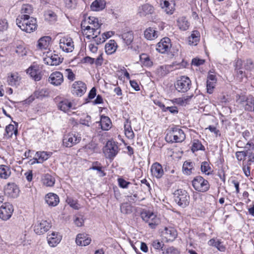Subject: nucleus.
Returning <instances> with one entry per match:
<instances>
[{
	"label": "nucleus",
	"instance_id": "nucleus-1",
	"mask_svg": "<svg viewBox=\"0 0 254 254\" xmlns=\"http://www.w3.org/2000/svg\"><path fill=\"white\" fill-rule=\"evenodd\" d=\"M101 25L98 19L94 16L85 17L81 23L83 35L88 39H94L97 45L104 42L111 36L110 32H107L102 34V38L98 37L100 33Z\"/></svg>",
	"mask_w": 254,
	"mask_h": 254
},
{
	"label": "nucleus",
	"instance_id": "nucleus-2",
	"mask_svg": "<svg viewBox=\"0 0 254 254\" xmlns=\"http://www.w3.org/2000/svg\"><path fill=\"white\" fill-rule=\"evenodd\" d=\"M16 23L22 31L27 33L33 32L37 28L36 19L30 17L28 14L18 15Z\"/></svg>",
	"mask_w": 254,
	"mask_h": 254
},
{
	"label": "nucleus",
	"instance_id": "nucleus-3",
	"mask_svg": "<svg viewBox=\"0 0 254 254\" xmlns=\"http://www.w3.org/2000/svg\"><path fill=\"white\" fill-rule=\"evenodd\" d=\"M185 138L184 131L178 127L171 128L165 136L166 141L170 143L182 142Z\"/></svg>",
	"mask_w": 254,
	"mask_h": 254
},
{
	"label": "nucleus",
	"instance_id": "nucleus-4",
	"mask_svg": "<svg viewBox=\"0 0 254 254\" xmlns=\"http://www.w3.org/2000/svg\"><path fill=\"white\" fill-rule=\"evenodd\" d=\"M175 201L180 206L185 208L189 204L190 195L188 192L184 190H176L174 193Z\"/></svg>",
	"mask_w": 254,
	"mask_h": 254
},
{
	"label": "nucleus",
	"instance_id": "nucleus-5",
	"mask_svg": "<svg viewBox=\"0 0 254 254\" xmlns=\"http://www.w3.org/2000/svg\"><path fill=\"white\" fill-rule=\"evenodd\" d=\"M80 135L76 132H69L64 135L63 144L66 147H71L78 143L81 140Z\"/></svg>",
	"mask_w": 254,
	"mask_h": 254
},
{
	"label": "nucleus",
	"instance_id": "nucleus-6",
	"mask_svg": "<svg viewBox=\"0 0 254 254\" xmlns=\"http://www.w3.org/2000/svg\"><path fill=\"white\" fill-rule=\"evenodd\" d=\"M192 185L195 190L202 192L207 191L210 186L208 182L200 176H196L193 179Z\"/></svg>",
	"mask_w": 254,
	"mask_h": 254
},
{
	"label": "nucleus",
	"instance_id": "nucleus-7",
	"mask_svg": "<svg viewBox=\"0 0 254 254\" xmlns=\"http://www.w3.org/2000/svg\"><path fill=\"white\" fill-rule=\"evenodd\" d=\"M191 85V82L190 79L187 76H181L177 80L175 84L176 89L179 92H187Z\"/></svg>",
	"mask_w": 254,
	"mask_h": 254
},
{
	"label": "nucleus",
	"instance_id": "nucleus-8",
	"mask_svg": "<svg viewBox=\"0 0 254 254\" xmlns=\"http://www.w3.org/2000/svg\"><path fill=\"white\" fill-rule=\"evenodd\" d=\"M60 49L64 52L70 53L74 50V43L72 39L68 37H64L59 42Z\"/></svg>",
	"mask_w": 254,
	"mask_h": 254
},
{
	"label": "nucleus",
	"instance_id": "nucleus-9",
	"mask_svg": "<svg viewBox=\"0 0 254 254\" xmlns=\"http://www.w3.org/2000/svg\"><path fill=\"white\" fill-rule=\"evenodd\" d=\"M51 227L50 222L45 220H38L34 225V231L38 235L47 232Z\"/></svg>",
	"mask_w": 254,
	"mask_h": 254
},
{
	"label": "nucleus",
	"instance_id": "nucleus-10",
	"mask_svg": "<svg viewBox=\"0 0 254 254\" xmlns=\"http://www.w3.org/2000/svg\"><path fill=\"white\" fill-rule=\"evenodd\" d=\"M45 64L49 65H57L61 64L63 60L58 55L53 54L51 52H48L43 58Z\"/></svg>",
	"mask_w": 254,
	"mask_h": 254
},
{
	"label": "nucleus",
	"instance_id": "nucleus-11",
	"mask_svg": "<svg viewBox=\"0 0 254 254\" xmlns=\"http://www.w3.org/2000/svg\"><path fill=\"white\" fill-rule=\"evenodd\" d=\"M86 84L81 81H75L71 85V92L76 96H82L86 91Z\"/></svg>",
	"mask_w": 254,
	"mask_h": 254
},
{
	"label": "nucleus",
	"instance_id": "nucleus-12",
	"mask_svg": "<svg viewBox=\"0 0 254 254\" xmlns=\"http://www.w3.org/2000/svg\"><path fill=\"white\" fill-rule=\"evenodd\" d=\"M13 212V206L9 203H4L0 207V218L7 220L10 218Z\"/></svg>",
	"mask_w": 254,
	"mask_h": 254
},
{
	"label": "nucleus",
	"instance_id": "nucleus-13",
	"mask_svg": "<svg viewBox=\"0 0 254 254\" xmlns=\"http://www.w3.org/2000/svg\"><path fill=\"white\" fill-rule=\"evenodd\" d=\"M171 47V40L168 37H164L157 43L156 49L159 53L165 54L170 50Z\"/></svg>",
	"mask_w": 254,
	"mask_h": 254
},
{
	"label": "nucleus",
	"instance_id": "nucleus-14",
	"mask_svg": "<svg viewBox=\"0 0 254 254\" xmlns=\"http://www.w3.org/2000/svg\"><path fill=\"white\" fill-rule=\"evenodd\" d=\"M50 83L55 86L60 85L64 81V76L60 71H55L49 77Z\"/></svg>",
	"mask_w": 254,
	"mask_h": 254
},
{
	"label": "nucleus",
	"instance_id": "nucleus-15",
	"mask_svg": "<svg viewBox=\"0 0 254 254\" xmlns=\"http://www.w3.org/2000/svg\"><path fill=\"white\" fill-rule=\"evenodd\" d=\"M47 238L49 245L51 247H55L60 243L62 237L58 233L52 232L48 235Z\"/></svg>",
	"mask_w": 254,
	"mask_h": 254
},
{
	"label": "nucleus",
	"instance_id": "nucleus-16",
	"mask_svg": "<svg viewBox=\"0 0 254 254\" xmlns=\"http://www.w3.org/2000/svg\"><path fill=\"white\" fill-rule=\"evenodd\" d=\"M52 155V153L47 152L46 151H38L37 152L34 158H33V161L31 163V164L35 163H42L44 161L47 160Z\"/></svg>",
	"mask_w": 254,
	"mask_h": 254
},
{
	"label": "nucleus",
	"instance_id": "nucleus-17",
	"mask_svg": "<svg viewBox=\"0 0 254 254\" xmlns=\"http://www.w3.org/2000/svg\"><path fill=\"white\" fill-rule=\"evenodd\" d=\"M91 242V239L86 234H78L76 237L75 242L80 246H86L89 245Z\"/></svg>",
	"mask_w": 254,
	"mask_h": 254
},
{
	"label": "nucleus",
	"instance_id": "nucleus-18",
	"mask_svg": "<svg viewBox=\"0 0 254 254\" xmlns=\"http://www.w3.org/2000/svg\"><path fill=\"white\" fill-rule=\"evenodd\" d=\"M5 192L12 197H17L19 194V190L15 184L9 183L5 188Z\"/></svg>",
	"mask_w": 254,
	"mask_h": 254
},
{
	"label": "nucleus",
	"instance_id": "nucleus-19",
	"mask_svg": "<svg viewBox=\"0 0 254 254\" xmlns=\"http://www.w3.org/2000/svg\"><path fill=\"white\" fill-rule=\"evenodd\" d=\"M27 73L35 81H39L42 77V74L38 66L33 65L27 69Z\"/></svg>",
	"mask_w": 254,
	"mask_h": 254
},
{
	"label": "nucleus",
	"instance_id": "nucleus-20",
	"mask_svg": "<svg viewBox=\"0 0 254 254\" xmlns=\"http://www.w3.org/2000/svg\"><path fill=\"white\" fill-rule=\"evenodd\" d=\"M45 201L50 206H56L59 202V197L57 194L53 192L47 193L45 197Z\"/></svg>",
	"mask_w": 254,
	"mask_h": 254
},
{
	"label": "nucleus",
	"instance_id": "nucleus-21",
	"mask_svg": "<svg viewBox=\"0 0 254 254\" xmlns=\"http://www.w3.org/2000/svg\"><path fill=\"white\" fill-rule=\"evenodd\" d=\"M162 235L167 242H169L173 241L176 238L177 233L173 228H165Z\"/></svg>",
	"mask_w": 254,
	"mask_h": 254
},
{
	"label": "nucleus",
	"instance_id": "nucleus-22",
	"mask_svg": "<svg viewBox=\"0 0 254 254\" xmlns=\"http://www.w3.org/2000/svg\"><path fill=\"white\" fill-rule=\"evenodd\" d=\"M151 172L152 175L157 179L162 178L164 175L162 165L157 162L153 163L151 166Z\"/></svg>",
	"mask_w": 254,
	"mask_h": 254
},
{
	"label": "nucleus",
	"instance_id": "nucleus-23",
	"mask_svg": "<svg viewBox=\"0 0 254 254\" xmlns=\"http://www.w3.org/2000/svg\"><path fill=\"white\" fill-rule=\"evenodd\" d=\"M58 108L61 111L66 113L70 109H75V105L68 100L65 99L58 104Z\"/></svg>",
	"mask_w": 254,
	"mask_h": 254
},
{
	"label": "nucleus",
	"instance_id": "nucleus-24",
	"mask_svg": "<svg viewBox=\"0 0 254 254\" xmlns=\"http://www.w3.org/2000/svg\"><path fill=\"white\" fill-rule=\"evenodd\" d=\"M153 11V7L149 4L146 3L138 8V13L140 16H144L152 13Z\"/></svg>",
	"mask_w": 254,
	"mask_h": 254
},
{
	"label": "nucleus",
	"instance_id": "nucleus-25",
	"mask_svg": "<svg viewBox=\"0 0 254 254\" xmlns=\"http://www.w3.org/2000/svg\"><path fill=\"white\" fill-rule=\"evenodd\" d=\"M216 82V79L215 75L209 73L207 77L206 84L207 90L208 93L211 94L213 92Z\"/></svg>",
	"mask_w": 254,
	"mask_h": 254
},
{
	"label": "nucleus",
	"instance_id": "nucleus-26",
	"mask_svg": "<svg viewBox=\"0 0 254 254\" xmlns=\"http://www.w3.org/2000/svg\"><path fill=\"white\" fill-rule=\"evenodd\" d=\"M51 38L49 36H44L40 38L38 41V47L40 50H46L49 48Z\"/></svg>",
	"mask_w": 254,
	"mask_h": 254
},
{
	"label": "nucleus",
	"instance_id": "nucleus-27",
	"mask_svg": "<svg viewBox=\"0 0 254 254\" xmlns=\"http://www.w3.org/2000/svg\"><path fill=\"white\" fill-rule=\"evenodd\" d=\"M158 33L159 32L153 28L149 27L145 30L144 35L147 40H152L158 37Z\"/></svg>",
	"mask_w": 254,
	"mask_h": 254
},
{
	"label": "nucleus",
	"instance_id": "nucleus-28",
	"mask_svg": "<svg viewBox=\"0 0 254 254\" xmlns=\"http://www.w3.org/2000/svg\"><path fill=\"white\" fill-rule=\"evenodd\" d=\"M105 2L103 0H95L91 4L92 10L98 11L103 9L105 7Z\"/></svg>",
	"mask_w": 254,
	"mask_h": 254
},
{
	"label": "nucleus",
	"instance_id": "nucleus-29",
	"mask_svg": "<svg viewBox=\"0 0 254 254\" xmlns=\"http://www.w3.org/2000/svg\"><path fill=\"white\" fill-rule=\"evenodd\" d=\"M11 173V170L8 166L0 165V178L1 179H7L10 177Z\"/></svg>",
	"mask_w": 254,
	"mask_h": 254
},
{
	"label": "nucleus",
	"instance_id": "nucleus-30",
	"mask_svg": "<svg viewBox=\"0 0 254 254\" xmlns=\"http://www.w3.org/2000/svg\"><path fill=\"white\" fill-rule=\"evenodd\" d=\"M5 131V132L4 134V135L6 138L11 137L13 134H14L16 136L17 133V128L15 127L14 125L11 124H10L6 127Z\"/></svg>",
	"mask_w": 254,
	"mask_h": 254
},
{
	"label": "nucleus",
	"instance_id": "nucleus-31",
	"mask_svg": "<svg viewBox=\"0 0 254 254\" xmlns=\"http://www.w3.org/2000/svg\"><path fill=\"white\" fill-rule=\"evenodd\" d=\"M20 80V77L16 72L12 73L8 76L7 81L10 86H16Z\"/></svg>",
	"mask_w": 254,
	"mask_h": 254
},
{
	"label": "nucleus",
	"instance_id": "nucleus-32",
	"mask_svg": "<svg viewBox=\"0 0 254 254\" xmlns=\"http://www.w3.org/2000/svg\"><path fill=\"white\" fill-rule=\"evenodd\" d=\"M42 183L46 187H52L55 183V179L50 174H46L42 178Z\"/></svg>",
	"mask_w": 254,
	"mask_h": 254
},
{
	"label": "nucleus",
	"instance_id": "nucleus-33",
	"mask_svg": "<svg viewBox=\"0 0 254 254\" xmlns=\"http://www.w3.org/2000/svg\"><path fill=\"white\" fill-rule=\"evenodd\" d=\"M124 128L126 136L128 139H133L134 137V133L132 129L130 124L128 122V120H127L126 122L125 123Z\"/></svg>",
	"mask_w": 254,
	"mask_h": 254
},
{
	"label": "nucleus",
	"instance_id": "nucleus-34",
	"mask_svg": "<svg viewBox=\"0 0 254 254\" xmlns=\"http://www.w3.org/2000/svg\"><path fill=\"white\" fill-rule=\"evenodd\" d=\"M140 61L142 64L146 67H151L153 63L150 59L149 56L146 54H142L140 55Z\"/></svg>",
	"mask_w": 254,
	"mask_h": 254
},
{
	"label": "nucleus",
	"instance_id": "nucleus-35",
	"mask_svg": "<svg viewBox=\"0 0 254 254\" xmlns=\"http://www.w3.org/2000/svg\"><path fill=\"white\" fill-rule=\"evenodd\" d=\"M121 36L125 44L127 46L130 45L133 41V34L132 31L124 33Z\"/></svg>",
	"mask_w": 254,
	"mask_h": 254
},
{
	"label": "nucleus",
	"instance_id": "nucleus-36",
	"mask_svg": "<svg viewBox=\"0 0 254 254\" xmlns=\"http://www.w3.org/2000/svg\"><path fill=\"white\" fill-rule=\"evenodd\" d=\"M208 244L209 246L216 247L219 251L221 252H224L226 249L225 246L222 244V242L219 240H216L214 239L210 240L208 242Z\"/></svg>",
	"mask_w": 254,
	"mask_h": 254
},
{
	"label": "nucleus",
	"instance_id": "nucleus-37",
	"mask_svg": "<svg viewBox=\"0 0 254 254\" xmlns=\"http://www.w3.org/2000/svg\"><path fill=\"white\" fill-rule=\"evenodd\" d=\"M177 22L180 29L183 31L187 30L189 27V23L186 19V17H182L179 18L177 21Z\"/></svg>",
	"mask_w": 254,
	"mask_h": 254
},
{
	"label": "nucleus",
	"instance_id": "nucleus-38",
	"mask_svg": "<svg viewBox=\"0 0 254 254\" xmlns=\"http://www.w3.org/2000/svg\"><path fill=\"white\" fill-rule=\"evenodd\" d=\"M243 105L245 110L253 111L254 107V98L253 97H248L247 100L243 103Z\"/></svg>",
	"mask_w": 254,
	"mask_h": 254
},
{
	"label": "nucleus",
	"instance_id": "nucleus-39",
	"mask_svg": "<svg viewBox=\"0 0 254 254\" xmlns=\"http://www.w3.org/2000/svg\"><path fill=\"white\" fill-rule=\"evenodd\" d=\"M111 123L109 118L106 116H102L101 118L100 125L103 130H108L111 127H109Z\"/></svg>",
	"mask_w": 254,
	"mask_h": 254
},
{
	"label": "nucleus",
	"instance_id": "nucleus-40",
	"mask_svg": "<svg viewBox=\"0 0 254 254\" xmlns=\"http://www.w3.org/2000/svg\"><path fill=\"white\" fill-rule=\"evenodd\" d=\"M162 8L164 9L165 11L167 14H172L174 10L173 6L172 3H170L167 0H164L163 2L160 3Z\"/></svg>",
	"mask_w": 254,
	"mask_h": 254
},
{
	"label": "nucleus",
	"instance_id": "nucleus-41",
	"mask_svg": "<svg viewBox=\"0 0 254 254\" xmlns=\"http://www.w3.org/2000/svg\"><path fill=\"white\" fill-rule=\"evenodd\" d=\"M200 168L201 172L207 175L211 174L213 172L209 163L206 161H204L201 163Z\"/></svg>",
	"mask_w": 254,
	"mask_h": 254
},
{
	"label": "nucleus",
	"instance_id": "nucleus-42",
	"mask_svg": "<svg viewBox=\"0 0 254 254\" xmlns=\"http://www.w3.org/2000/svg\"><path fill=\"white\" fill-rule=\"evenodd\" d=\"M204 150V147L202 145L201 142L197 139L193 140L191 146V151L194 152L198 150Z\"/></svg>",
	"mask_w": 254,
	"mask_h": 254
},
{
	"label": "nucleus",
	"instance_id": "nucleus-43",
	"mask_svg": "<svg viewBox=\"0 0 254 254\" xmlns=\"http://www.w3.org/2000/svg\"><path fill=\"white\" fill-rule=\"evenodd\" d=\"M193 164L192 162L186 161L183 166L184 173L186 175H190L192 173Z\"/></svg>",
	"mask_w": 254,
	"mask_h": 254
},
{
	"label": "nucleus",
	"instance_id": "nucleus-44",
	"mask_svg": "<svg viewBox=\"0 0 254 254\" xmlns=\"http://www.w3.org/2000/svg\"><path fill=\"white\" fill-rule=\"evenodd\" d=\"M103 167L98 162H94L92 164V166L90 168V169L97 170L99 176L103 177L105 175L104 171L102 170Z\"/></svg>",
	"mask_w": 254,
	"mask_h": 254
},
{
	"label": "nucleus",
	"instance_id": "nucleus-45",
	"mask_svg": "<svg viewBox=\"0 0 254 254\" xmlns=\"http://www.w3.org/2000/svg\"><path fill=\"white\" fill-rule=\"evenodd\" d=\"M199 40V33L197 31L193 32L189 38V42L190 45H196Z\"/></svg>",
	"mask_w": 254,
	"mask_h": 254
},
{
	"label": "nucleus",
	"instance_id": "nucleus-46",
	"mask_svg": "<svg viewBox=\"0 0 254 254\" xmlns=\"http://www.w3.org/2000/svg\"><path fill=\"white\" fill-rule=\"evenodd\" d=\"M246 141L247 143L244 147L245 150L248 153L252 152L254 151V137H252V139Z\"/></svg>",
	"mask_w": 254,
	"mask_h": 254
},
{
	"label": "nucleus",
	"instance_id": "nucleus-47",
	"mask_svg": "<svg viewBox=\"0 0 254 254\" xmlns=\"http://www.w3.org/2000/svg\"><path fill=\"white\" fill-rule=\"evenodd\" d=\"M103 153L106 158L111 159V142L108 141L103 149Z\"/></svg>",
	"mask_w": 254,
	"mask_h": 254
},
{
	"label": "nucleus",
	"instance_id": "nucleus-48",
	"mask_svg": "<svg viewBox=\"0 0 254 254\" xmlns=\"http://www.w3.org/2000/svg\"><path fill=\"white\" fill-rule=\"evenodd\" d=\"M73 222L76 226H82L84 224L83 216L81 214L75 215L73 217Z\"/></svg>",
	"mask_w": 254,
	"mask_h": 254
},
{
	"label": "nucleus",
	"instance_id": "nucleus-49",
	"mask_svg": "<svg viewBox=\"0 0 254 254\" xmlns=\"http://www.w3.org/2000/svg\"><path fill=\"white\" fill-rule=\"evenodd\" d=\"M120 209L121 212L124 214H129L132 212L131 206L127 203L122 204Z\"/></svg>",
	"mask_w": 254,
	"mask_h": 254
},
{
	"label": "nucleus",
	"instance_id": "nucleus-50",
	"mask_svg": "<svg viewBox=\"0 0 254 254\" xmlns=\"http://www.w3.org/2000/svg\"><path fill=\"white\" fill-rule=\"evenodd\" d=\"M33 11L32 7L29 4H23L21 9V15L28 14L29 15Z\"/></svg>",
	"mask_w": 254,
	"mask_h": 254
},
{
	"label": "nucleus",
	"instance_id": "nucleus-51",
	"mask_svg": "<svg viewBox=\"0 0 254 254\" xmlns=\"http://www.w3.org/2000/svg\"><path fill=\"white\" fill-rule=\"evenodd\" d=\"M141 216L144 221L148 222L150 220V218H154V214L150 211H144L141 213Z\"/></svg>",
	"mask_w": 254,
	"mask_h": 254
},
{
	"label": "nucleus",
	"instance_id": "nucleus-52",
	"mask_svg": "<svg viewBox=\"0 0 254 254\" xmlns=\"http://www.w3.org/2000/svg\"><path fill=\"white\" fill-rule=\"evenodd\" d=\"M160 222L159 219L154 214V218H150V220L147 223L150 228L154 229L160 223Z\"/></svg>",
	"mask_w": 254,
	"mask_h": 254
},
{
	"label": "nucleus",
	"instance_id": "nucleus-53",
	"mask_svg": "<svg viewBox=\"0 0 254 254\" xmlns=\"http://www.w3.org/2000/svg\"><path fill=\"white\" fill-rule=\"evenodd\" d=\"M66 202L70 205V207L75 209H78L80 208V205L77 203V200H74L71 198H67L66 199Z\"/></svg>",
	"mask_w": 254,
	"mask_h": 254
},
{
	"label": "nucleus",
	"instance_id": "nucleus-54",
	"mask_svg": "<svg viewBox=\"0 0 254 254\" xmlns=\"http://www.w3.org/2000/svg\"><path fill=\"white\" fill-rule=\"evenodd\" d=\"M8 23L7 20L3 18L0 19V32H3L7 30Z\"/></svg>",
	"mask_w": 254,
	"mask_h": 254
},
{
	"label": "nucleus",
	"instance_id": "nucleus-55",
	"mask_svg": "<svg viewBox=\"0 0 254 254\" xmlns=\"http://www.w3.org/2000/svg\"><path fill=\"white\" fill-rule=\"evenodd\" d=\"M64 74L67 79L70 81H73L75 79V74L70 68H67L65 69Z\"/></svg>",
	"mask_w": 254,
	"mask_h": 254
},
{
	"label": "nucleus",
	"instance_id": "nucleus-56",
	"mask_svg": "<svg viewBox=\"0 0 254 254\" xmlns=\"http://www.w3.org/2000/svg\"><path fill=\"white\" fill-rule=\"evenodd\" d=\"M163 253L164 254H180V252L174 247H170L167 248Z\"/></svg>",
	"mask_w": 254,
	"mask_h": 254
},
{
	"label": "nucleus",
	"instance_id": "nucleus-57",
	"mask_svg": "<svg viewBox=\"0 0 254 254\" xmlns=\"http://www.w3.org/2000/svg\"><path fill=\"white\" fill-rule=\"evenodd\" d=\"M247 156H249V153L245 150L237 151L236 153V157L239 161L244 160Z\"/></svg>",
	"mask_w": 254,
	"mask_h": 254
},
{
	"label": "nucleus",
	"instance_id": "nucleus-58",
	"mask_svg": "<svg viewBox=\"0 0 254 254\" xmlns=\"http://www.w3.org/2000/svg\"><path fill=\"white\" fill-rule=\"evenodd\" d=\"M118 182L119 186L123 189H126L128 188L129 185L131 184L129 182H127L122 178H119L118 179Z\"/></svg>",
	"mask_w": 254,
	"mask_h": 254
},
{
	"label": "nucleus",
	"instance_id": "nucleus-59",
	"mask_svg": "<svg viewBox=\"0 0 254 254\" xmlns=\"http://www.w3.org/2000/svg\"><path fill=\"white\" fill-rule=\"evenodd\" d=\"M120 150L118 143L112 141V158L118 154Z\"/></svg>",
	"mask_w": 254,
	"mask_h": 254
},
{
	"label": "nucleus",
	"instance_id": "nucleus-60",
	"mask_svg": "<svg viewBox=\"0 0 254 254\" xmlns=\"http://www.w3.org/2000/svg\"><path fill=\"white\" fill-rule=\"evenodd\" d=\"M245 69L248 71H251L254 69V65L251 60H247L245 64Z\"/></svg>",
	"mask_w": 254,
	"mask_h": 254
},
{
	"label": "nucleus",
	"instance_id": "nucleus-61",
	"mask_svg": "<svg viewBox=\"0 0 254 254\" xmlns=\"http://www.w3.org/2000/svg\"><path fill=\"white\" fill-rule=\"evenodd\" d=\"M46 19L50 21H54L56 20V15L52 11H48L45 14Z\"/></svg>",
	"mask_w": 254,
	"mask_h": 254
},
{
	"label": "nucleus",
	"instance_id": "nucleus-62",
	"mask_svg": "<svg viewBox=\"0 0 254 254\" xmlns=\"http://www.w3.org/2000/svg\"><path fill=\"white\" fill-rule=\"evenodd\" d=\"M250 166L251 165H249V162H247V164L244 165V164H243V170L245 174V175L247 177H249L251 175V172H250Z\"/></svg>",
	"mask_w": 254,
	"mask_h": 254
},
{
	"label": "nucleus",
	"instance_id": "nucleus-63",
	"mask_svg": "<svg viewBox=\"0 0 254 254\" xmlns=\"http://www.w3.org/2000/svg\"><path fill=\"white\" fill-rule=\"evenodd\" d=\"M152 245L154 249L156 250L161 249L163 251L162 248L164 244L162 242H160L158 240H155L152 242Z\"/></svg>",
	"mask_w": 254,
	"mask_h": 254
},
{
	"label": "nucleus",
	"instance_id": "nucleus-64",
	"mask_svg": "<svg viewBox=\"0 0 254 254\" xmlns=\"http://www.w3.org/2000/svg\"><path fill=\"white\" fill-rule=\"evenodd\" d=\"M46 92L45 89L38 90L35 92L34 96L37 98H41L46 95Z\"/></svg>",
	"mask_w": 254,
	"mask_h": 254
}]
</instances>
